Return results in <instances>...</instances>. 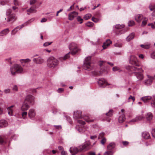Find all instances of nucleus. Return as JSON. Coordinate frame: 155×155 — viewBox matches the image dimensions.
<instances>
[{"instance_id": "nucleus-1", "label": "nucleus", "mask_w": 155, "mask_h": 155, "mask_svg": "<svg viewBox=\"0 0 155 155\" xmlns=\"http://www.w3.org/2000/svg\"><path fill=\"white\" fill-rule=\"evenodd\" d=\"M10 71L12 74L13 75L17 74L24 73L23 68L20 65L17 64H14L11 67Z\"/></svg>"}, {"instance_id": "nucleus-2", "label": "nucleus", "mask_w": 155, "mask_h": 155, "mask_svg": "<svg viewBox=\"0 0 155 155\" xmlns=\"http://www.w3.org/2000/svg\"><path fill=\"white\" fill-rule=\"evenodd\" d=\"M58 60L53 56L48 58L47 60V65L50 68H54L58 64Z\"/></svg>"}, {"instance_id": "nucleus-3", "label": "nucleus", "mask_w": 155, "mask_h": 155, "mask_svg": "<svg viewBox=\"0 0 155 155\" xmlns=\"http://www.w3.org/2000/svg\"><path fill=\"white\" fill-rule=\"evenodd\" d=\"M91 56H88L87 57L84 61L83 65V68L87 70H90L93 68V67L91 65Z\"/></svg>"}, {"instance_id": "nucleus-4", "label": "nucleus", "mask_w": 155, "mask_h": 155, "mask_svg": "<svg viewBox=\"0 0 155 155\" xmlns=\"http://www.w3.org/2000/svg\"><path fill=\"white\" fill-rule=\"evenodd\" d=\"M129 62L131 64L136 66H140V64L138 62L137 58L134 55H131L130 56Z\"/></svg>"}, {"instance_id": "nucleus-5", "label": "nucleus", "mask_w": 155, "mask_h": 155, "mask_svg": "<svg viewBox=\"0 0 155 155\" xmlns=\"http://www.w3.org/2000/svg\"><path fill=\"white\" fill-rule=\"evenodd\" d=\"M69 48L70 50L72 51L71 53L72 55L75 54L78 51L77 45L74 43H71L69 46Z\"/></svg>"}, {"instance_id": "nucleus-6", "label": "nucleus", "mask_w": 155, "mask_h": 155, "mask_svg": "<svg viewBox=\"0 0 155 155\" xmlns=\"http://www.w3.org/2000/svg\"><path fill=\"white\" fill-rule=\"evenodd\" d=\"M126 68L128 71L133 72H134V71H140V70H142V71H143L141 68H137L136 67L133 66H127L126 67Z\"/></svg>"}, {"instance_id": "nucleus-7", "label": "nucleus", "mask_w": 155, "mask_h": 155, "mask_svg": "<svg viewBox=\"0 0 155 155\" xmlns=\"http://www.w3.org/2000/svg\"><path fill=\"white\" fill-rule=\"evenodd\" d=\"M24 101L33 105L34 104V97L31 95H28L26 97Z\"/></svg>"}, {"instance_id": "nucleus-8", "label": "nucleus", "mask_w": 155, "mask_h": 155, "mask_svg": "<svg viewBox=\"0 0 155 155\" xmlns=\"http://www.w3.org/2000/svg\"><path fill=\"white\" fill-rule=\"evenodd\" d=\"M147 79L145 80L143 83L146 85L151 84L152 83L153 80L154 79V78L148 75H147Z\"/></svg>"}, {"instance_id": "nucleus-9", "label": "nucleus", "mask_w": 155, "mask_h": 155, "mask_svg": "<svg viewBox=\"0 0 155 155\" xmlns=\"http://www.w3.org/2000/svg\"><path fill=\"white\" fill-rule=\"evenodd\" d=\"M89 144L86 143L84 145H81L79 146V151H81L83 150H87L90 148L89 146Z\"/></svg>"}, {"instance_id": "nucleus-10", "label": "nucleus", "mask_w": 155, "mask_h": 155, "mask_svg": "<svg viewBox=\"0 0 155 155\" xmlns=\"http://www.w3.org/2000/svg\"><path fill=\"white\" fill-rule=\"evenodd\" d=\"M98 83L99 86L101 87H104L106 85H108L107 81L104 79L99 80Z\"/></svg>"}, {"instance_id": "nucleus-11", "label": "nucleus", "mask_w": 155, "mask_h": 155, "mask_svg": "<svg viewBox=\"0 0 155 155\" xmlns=\"http://www.w3.org/2000/svg\"><path fill=\"white\" fill-rule=\"evenodd\" d=\"M29 107V105L26 101H24L21 107V110L23 111L28 110Z\"/></svg>"}, {"instance_id": "nucleus-12", "label": "nucleus", "mask_w": 155, "mask_h": 155, "mask_svg": "<svg viewBox=\"0 0 155 155\" xmlns=\"http://www.w3.org/2000/svg\"><path fill=\"white\" fill-rule=\"evenodd\" d=\"M78 15V13L75 12H73L70 13L68 15L69 19L72 20L74 18L77 16Z\"/></svg>"}, {"instance_id": "nucleus-13", "label": "nucleus", "mask_w": 155, "mask_h": 155, "mask_svg": "<svg viewBox=\"0 0 155 155\" xmlns=\"http://www.w3.org/2000/svg\"><path fill=\"white\" fill-rule=\"evenodd\" d=\"M81 112L80 110H77L74 112L73 117L76 118H79L81 117Z\"/></svg>"}, {"instance_id": "nucleus-14", "label": "nucleus", "mask_w": 155, "mask_h": 155, "mask_svg": "<svg viewBox=\"0 0 155 155\" xmlns=\"http://www.w3.org/2000/svg\"><path fill=\"white\" fill-rule=\"evenodd\" d=\"M70 152L72 154V155H74L77 153L79 151L76 147L72 148L71 147L69 149Z\"/></svg>"}, {"instance_id": "nucleus-15", "label": "nucleus", "mask_w": 155, "mask_h": 155, "mask_svg": "<svg viewBox=\"0 0 155 155\" xmlns=\"http://www.w3.org/2000/svg\"><path fill=\"white\" fill-rule=\"evenodd\" d=\"M33 61L34 63L37 64H41L44 61V59L40 57H39L37 58H34Z\"/></svg>"}, {"instance_id": "nucleus-16", "label": "nucleus", "mask_w": 155, "mask_h": 155, "mask_svg": "<svg viewBox=\"0 0 155 155\" xmlns=\"http://www.w3.org/2000/svg\"><path fill=\"white\" fill-rule=\"evenodd\" d=\"M112 41L109 39L106 40V41L104 42L103 45L102 46L104 49H106L107 47L111 44Z\"/></svg>"}, {"instance_id": "nucleus-17", "label": "nucleus", "mask_w": 155, "mask_h": 155, "mask_svg": "<svg viewBox=\"0 0 155 155\" xmlns=\"http://www.w3.org/2000/svg\"><path fill=\"white\" fill-rule=\"evenodd\" d=\"M16 17L15 14H12L9 15L8 18V22L12 21V22L15 21L16 19Z\"/></svg>"}, {"instance_id": "nucleus-18", "label": "nucleus", "mask_w": 155, "mask_h": 155, "mask_svg": "<svg viewBox=\"0 0 155 155\" xmlns=\"http://www.w3.org/2000/svg\"><path fill=\"white\" fill-rule=\"evenodd\" d=\"M28 115L29 117L30 118H32L35 117V113L34 109H31L29 110Z\"/></svg>"}, {"instance_id": "nucleus-19", "label": "nucleus", "mask_w": 155, "mask_h": 155, "mask_svg": "<svg viewBox=\"0 0 155 155\" xmlns=\"http://www.w3.org/2000/svg\"><path fill=\"white\" fill-rule=\"evenodd\" d=\"M152 99V97L150 96H146L142 97L140 100L144 103L148 102Z\"/></svg>"}, {"instance_id": "nucleus-20", "label": "nucleus", "mask_w": 155, "mask_h": 155, "mask_svg": "<svg viewBox=\"0 0 155 155\" xmlns=\"http://www.w3.org/2000/svg\"><path fill=\"white\" fill-rule=\"evenodd\" d=\"M143 18V15H142L138 14L136 15L135 19L138 22H140Z\"/></svg>"}, {"instance_id": "nucleus-21", "label": "nucleus", "mask_w": 155, "mask_h": 155, "mask_svg": "<svg viewBox=\"0 0 155 155\" xmlns=\"http://www.w3.org/2000/svg\"><path fill=\"white\" fill-rule=\"evenodd\" d=\"M8 125L7 122L5 120H1L0 121V127H6Z\"/></svg>"}, {"instance_id": "nucleus-22", "label": "nucleus", "mask_w": 155, "mask_h": 155, "mask_svg": "<svg viewBox=\"0 0 155 155\" xmlns=\"http://www.w3.org/2000/svg\"><path fill=\"white\" fill-rule=\"evenodd\" d=\"M83 119L88 123H90L94 121V119H92L89 116H85L83 117Z\"/></svg>"}, {"instance_id": "nucleus-23", "label": "nucleus", "mask_w": 155, "mask_h": 155, "mask_svg": "<svg viewBox=\"0 0 155 155\" xmlns=\"http://www.w3.org/2000/svg\"><path fill=\"white\" fill-rule=\"evenodd\" d=\"M9 31V30L8 28L5 29L0 32V36H3L6 35L8 33Z\"/></svg>"}, {"instance_id": "nucleus-24", "label": "nucleus", "mask_w": 155, "mask_h": 155, "mask_svg": "<svg viewBox=\"0 0 155 155\" xmlns=\"http://www.w3.org/2000/svg\"><path fill=\"white\" fill-rule=\"evenodd\" d=\"M134 37V33H131L126 38V41H129L133 39Z\"/></svg>"}, {"instance_id": "nucleus-25", "label": "nucleus", "mask_w": 155, "mask_h": 155, "mask_svg": "<svg viewBox=\"0 0 155 155\" xmlns=\"http://www.w3.org/2000/svg\"><path fill=\"white\" fill-rule=\"evenodd\" d=\"M142 137L143 138L147 139L150 138V135L148 132H144L142 134Z\"/></svg>"}, {"instance_id": "nucleus-26", "label": "nucleus", "mask_w": 155, "mask_h": 155, "mask_svg": "<svg viewBox=\"0 0 155 155\" xmlns=\"http://www.w3.org/2000/svg\"><path fill=\"white\" fill-rule=\"evenodd\" d=\"M135 75L137 78L140 80H143V74L140 73L135 72Z\"/></svg>"}, {"instance_id": "nucleus-27", "label": "nucleus", "mask_w": 155, "mask_h": 155, "mask_svg": "<svg viewBox=\"0 0 155 155\" xmlns=\"http://www.w3.org/2000/svg\"><path fill=\"white\" fill-rule=\"evenodd\" d=\"M115 144L114 143H111L107 146V150H111L113 149L115 147Z\"/></svg>"}, {"instance_id": "nucleus-28", "label": "nucleus", "mask_w": 155, "mask_h": 155, "mask_svg": "<svg viewBox=\"0 0 155 155\" xmlns=\"http://www.w3.org/2000/svg\"><path fill=\"white\" fill-rule=\"evenodd\" d=\"M125 119V117L124 114L120 115L118 121L119 123H121L123 122Z\"/></svg>"}, {"instance_id": "nucleus-29", "label": "nucleus", "mask_w": 155, "mask_h": 155, "mask_svg": "<svg viewBox=\"0 0 155 155\" xmlns=\"http://www.w3.org/2000/svg\"><path fill=\"white\" fill-rule=\"evenodd\" d=\"M14 106V105H12L7 108V110L8 111V114L10 116H12V115L13 110L12 109V108Z\"/></svg>"}, {"instance_id": "nucleus-30", "label": "nucleus", "mask_w": 155, "mask_h": 155, "mask_svg": "<svg viewBox=\"0 0 155 155\" xmlns=\"http://www.w3.org/2000/svg\"><path fill=\"white\" fill-rule=\"evenodd\" d=\"M71 53L70 52H69L67 54H65L64 56L61 57L59 58V59L60 60H65L66 59L69 58V54Z\"/></svg>"}, {"instance_id": "nucleus-31", "label": "nucleus", "mask_w": 155, "mask_h": 155, "mask_svg": "<svg viewBox=\"0 0 155 155\" xmlns=\"http://www.w3.org/2000/svg\"><path fill=\"white\" fill-rule=\"evenodd\" d=\"M137 122L142 120L145 118L143 114L139 115L135 117Z\"/></svg>"}, {"instance_id": "nucleus-32", "label": "nucleus", "mask_w": 155, "mask_h": 155, "mask_svg": "<svg viewBox=\"0 0 155 155\" xmlns=\"http://www.w3.org/2000/svg\"><path fill=\"white\" fill-rule=\"evenodd\" d=\"M19 26H17L14 29L11 31V35H14L19 30Z\"/></svg>"}, {"instance_id": "nucleus-33", "label": "nucleus", "mask_w": 155, "mask_h": 155, "mask_svg": "<svg viewBox=\"0 0 155 155\" xmlns=\"http://www.w3.org/2000/svg\"><path fill=\"white\" fill-rule=\"evenodd\" d=\"M146 117L147 120L150 121L152 119L153 115L151 113H147Z\"/></svg>"}, {"instance_id": "nucleus-34", "label": "nucleus", "mask_w": 155, "mask_h": 155, "mask_svg": "<svg viewBox=\"0 0 155 155\" xmlns=\"http://www.w3.org/2000/svg\"><path fill=\"white\" fill-rule=\"evenodd\" d=\"M150 44H145L144 45H140V47L144 49H148L150 47Z\"/></svg>"}, {"instance_id": "nucleus-35", "label": "nucleus", "mask_w": 155, "mask_h": 155, "mask_svg": "<svg viewBox=\"0 0 155 155\" xmlns=\"http://www.w3.org/2000/svg\"><path fill=\"white\" fill-rule=\"evenodd\" d=\"M27 12H28L30 13L35 12H36V11L35 10V8L34 7H31L29 9L27 10Z\"/></svg>"}, {"instance_id": "nucleus-36", "label": "nucleus", "mask_w": 155, "mask_h": 155, "mask_svg": "<svg viewBox=\"0 0 155 155\" xmlns=\"http://www.w3.org/2000/svg\"><path fill=\"white\" fill-rule=\"evenodd\" d=\"M137 122L136 117L128 121V123L130 124H134L135 122Z\"/></svg>"}, {"instance_id": "nucleus-37", "label": "nucleus", "mask_w": 155, "mask_h": 155, "mask_svg": "<svg viewBox=\"0 0 155 155\" xmlns=\"http://www.w3.org/2000/svg\"><path fill=\"white\" fill-rule=\"evenodd\" d=\"M151 105L152 107L155 108V96H153L152 99V101L151 102Z\"/></svg>"}, {"instance_id": "nucleus-38", "label": "nucleus", "mask_w": 155, "mask_h": 155, "mask_svg": "<svg viewBox=\"0 0 155 155\" xmlns=\"http://www.w3.org/2000/svg\"><path fill=\"white\" fill-rule=\"evenodd\" d=\"M148 21V19L146 18H144L142 23V26H144L145 25Z\"/></svg>"}, {"instance_id": "nucleus-39", "label": "nucleus", "mask_w": 155, "mask_h": 155, "mask_svg": "<svg viewBox=\"0 0 155 155\" xmlns=\"http://www.w3.org/2000/svg\"><path fill=\"white\" fill-rule=\"evenodd\" d=\"M113 153L111 150H107L104 153V155H113Z\"/></svg>"}, {"instance_id": "nucleus-40", "label": "nucleus", "mask_w": 155, "mask_h": 155, "mask_svg": "<svg viewBox=\"0 0 155 155\" xmlns=\"http://www.w3.org/2000/svg\"><path fill=\"white\" fill-rule=\"evenodd\" d=\"M91 15L90 14H87L84 17V18L85 20H87L91 18Z\"/></svg>"}, {"instance_id": "nucleus-41", "label": "nucleus", "mask_w": 155, "mask_h": 155, "mask_svg": "<svg viewBox=\"0 0 155 155\" xmlns=\"http://www.w3.org/2000/svg\"><path fill=\"white\" fill-rule=\"evenodd\" d=\"M149 8L151 11H152L155 9V4H151L149 7Z\"/></svg>"}, {"instance_id": "nucleus-42", "label": "nucleus", "mask_w": 155, "mask_h": 155, "mask_svg": "<svg viewBox=\"0 0 155 155\" xmlns=\"http://www.w3.org/2000/svg\"><path fill=\"white\" fill-rule=\"evenodd\" d=\"M124 25H120L119 24L115 26L116 28L117 29H120L124 27Z\"/></svg>"}, {"instance_id": "nucleus-43", "label": "nucleus", "mask_w": 155, "mask_h": 155, "mask_svg": "<svg viewBox=\"0 0 155 155\" xmlns=\"http://www.w3.org/2000/svg\"><path fill=\"white\" fill-rule=\"evenodd\" d=\"M113 115V110H109L108 113H106V115L107 116L111 117Z\"/></svg>"}, {"instance_id": "nucleus-44", "label": "nucleus", "mask_w": 155, "mask_h": 155, "mask_svg": "<svg viewBox=\"0 0 155 155\" xmlns=\"http://www.w3.org/2000/svg\"><path fill=\"white\" fill-rule=\"evenodd\" d=\"M76 128L80 132H83L84 131V130H82L81 128H80L79 126L78 125H76Z\"/></svg>"}, {"instance_id": "nucleus-45", "label": "nucleus", "mask_w": 155, "mask_h": 155, "mask_svg": "<svg viewBox=\"0 0 155 155\" xmlns=\"http://www.w3.org/2000/svg\"><path fill=\"white\" fill-rule=\"evenodd\" d=\"M128 24L129 26H132L134 25L135 23L134 21H130L129 22Z\"/></svg>"}, {"instance_id": "nucleus-46", "label": "nucleus", "mask_w": 155, "mask_h": 155, "mask_svg": "<svg viewBox=\"0 0 155 155\" xmlns=\"http://www.w3.org/2000/svg\"><path fill=\"white\" fill-rule=\"evenodd\" d=\"M92 20L94 22L97 23L99 21V19L94 17H93L92 18Z\"/></svg>"}, {"instance_id": "nucleus-47", "label": "nucleus", "mask_w": 155, "mask_h": 155, "mask_svg": "<svg viewBox=\"0 0 155 155\" xmlns=\"http://www.w3.org/2000/svg\"><path fill=\"white\" fill-rule=\"evenodd\" d=\"M77 20L78 21L80 22V24L82 23L83 19L82 18H81L80 16H78L77 18Z\"/></svg>"}, {"instance_id": "nucleus-48", "label": "nucleus", "mask_w": 155, "mask_h": 155, "mask_svg": "<svg viewBox=\"0 0 155 155\" xmlns=\"http://www.w3.org/2000/svg\"><path fill=\"white\" fill-rule=\"evenodd\" d=\"M114 46L117 47H121L122 46V44L119 43H117L114 44Z\"/></svg>"}, {"instance_id": "nucleus-49", "label": "nucleus", "mask_w": 155, "mask_h": 155, "mask_svg": "<svg viewBox=\"0 0 155 155\" xmlns=\"http://www.w3.org/2000/svg\"><path fill=\"white\" fill-rule=\"evenodd\" d=\"M27 25H28V23H27V22L25 23L24 24H22L20 26H19V30H20L21 28H23L24 27Z\"/></svg>"}, {"instance_id": "nucleus-50", "label": "nucleus", "mask_w": 155, "mask_h": 155, "mask_svg": "<svg viewBox=\"0 0 155 155\" xmlns=\"http://www.w3.org/2000/svg\"><path fill=\"white\" fill-rule=\"evenodd\" d=\"M14 3L15 5H20V3L17 0H14Z\"/></svg>"}, {"instance_id": "nucleus-51", "label": "nucleus", "mask_w": 155, "mask_h": 155, "mask_svg": "<svg viewBox=\"0 0 155 155\" xmlns=\"http://www.w3.org/2000/svg\"><path fill=\"white\" fill-rule=\"evenodd\" d=\"M22 61H23V62L24 63H27L31 61V60H30L29 58H27L26 59H22Z\"/></svg>"}, {"instance_id": "nucleus-52", "label": "nucleus", "mask_w": 155, "mask_h": 155, "mask_svg": "<svg viewBox=\"0 0 155 155\" xmlns=\"http://www.w3.org/2000/svg\"><path fill=\"white\" fill-rule=\"evenodd\" d=\"M106 141V138H103L101 140V143L102 144L104 145Z\"/></svg>"}, {"instance_id": "nucleus-53", "label": "nucleus", "mask_w": 155, "mask_h": 155, "mask_svg": "<svg viewBox=\"0 0 155 155\" xmlns=\"http://www.w3.org/2000/svg\"><path fill=\"white\" fill-rule=\"evenodd\" d=\"M64 89L62 88H59L57 90L58 93H61L63 92Z\"/></svg>"}, {"instance_id": "nucleus-54", "label": "nucleus", "mask_w": 155, "mask_h": 155, "mask_svg": "<svg viewBox=\"0 0 155 155\" xmlns=\"http://www.w3.org/2000/svg\"><path fill=\"white\" fill-rule=\"evenodd\" d=\"M7 3V2L5 0H2L0 1V4L2 5H4Z\"/></svg>"}, {"instance_id": "nucleus-55", "label": "nucleus", "mask_w": 155, "mask_h": 155, "mask_svg": "<svg viewBox=\"0 0 155 155\" xmlns=\"http://www.w3.org/2000/svg\"><path fill=\"white\" fill-rule=\"evenodd\" d=\"M113 71H117L119 70L120 69V68L119 67H114L113 68Z\"/></svg>"}, {"instance_id": "nucleus-56", "label": "nucleus", "mask_w": 155, "mask_h": 155, "mask_svg": "<svg viewBox=\"0 0 155 155\" xmlns=\"http://www.w3.org/2000/svg\"><path fill=\"white\" fill-rule=\"evenodd\" d=\"M78 123H79L80 124L82 125H84L85 124V122L82 121L81 120H78Z\"/></svg>"}, {"instance_id": "nucleus-57", "label": "nucleus", "mask_w": 155, "mask_h": 155, "mask_svg": "<svg viewBox=\"0 0 155 155\" xmlns=\"http://www.w3.org/2000/svg\"><path fill=\"white\" fill-rule=\"evenodd\" d=\"M51 43L52 42H46L44 44L43 46L45 47L49 45H50Z\"/></svg>"}, {"instance_id": "nucleus-58", "label": "nucleus", "mask_w": 155, "mask_h": 155, "mask_svg": "<svg viewBox=\"0 0 155 155\" xmlns=\"http://www.w3.org/2000/svg\"><path fill=\"white\" fill-rule=\"evenodd\" d=\"M104 134L103 132H102L99 134V138H102L104 135Z\"/></svg>"}, {"instance_id": "nucleus-59", "label": "nucleus", "mask_w": 155, "mask_h": 155, "mask_svg": "<svg viewBox=\"0 0 155 155\" xmlns=\"http://www.w3.org/2000/svg\"><path fill=\"white\" fill-rule=\"evenodd\" d=\"M128 99L129 100L131 99L133 101V102H134L135 100V98L134 97H133L131 95H130Z\"/></svg>"}, {"instance_id": "nucleus-60", "label": "nucleus", "mask_w": 155, "mask_h": 155, "mask_svg": "<svg viewBox=\"0 0 155 155\" xmlns=\"http://www.w3.org/2000/svg\"><path fill=\"white\" fill-rule=\"evenodd\" d=\"M148 26H151V27L152 28H155V25H154V24L152 23L148 24Z\"/></svg>"}, {"instance_id": "nucleus-61", "label": "nucleus", "mask_w": 155, "mask_h": 155, "mask_svg": "<svg viewBox=\"0 0 155 155\" xmlns=\"http://www.w3.org/2000/svg\"><path fill=\"white\" fill-rule=\"evenodd\" d=\"M122 143L124 146H126L129 144V143L127 141H124L122 142Z\"/></svg>"}, {"instance_id": "nucleus-62", "label": "nucleus", "mask_w": 155, "mask_h": 155, "mask_svg": "<svg viewBox=\"0 0 155 155\" xmlns=\"http://www.w3.org/2000/svg\"><path fill=\"white\" fill-rule=\"evenodd\" d=\"M27 114V112H24L22 113V115L23 117L24 118H25Z\"/></svg>"}, {"instance_id": "nucleus-63", "label": "nucleus", "mask_w": 155, "mask_h": 155, "mask_svg": "<svg viewBox=\"0 0 155 155\" xmlns=\"http://www.w3.org/2000/svg\"><path fill=\"white\" fill-rule=\"evenodd\" d=\"M151 133L153 137L155 138V128L153 129Z\"/></svg>"}, {"instance_id": "nucleus-64", "label": "nucleus", "mask_w": 155, "mask_h": 155, "mask_svg": "<svg viewBox=\"0 0 155 155\" xmlns=\"http://www.w3.org/2000/svg\"><path fill=\"white\" fill-rule=\"evenodd\" d=\"M151 56L152 58L155 59V51L152 52L151 55Z\"/></svg>"}]
</instances>
